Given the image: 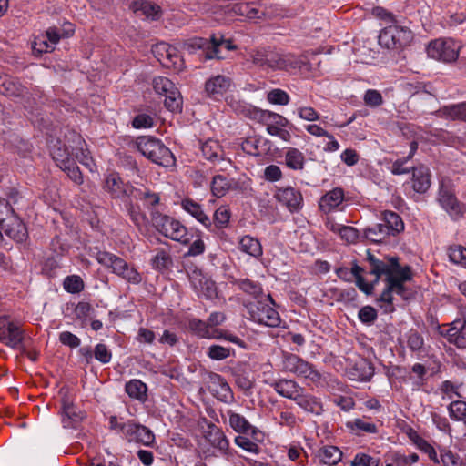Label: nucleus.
<instances>
[{
    "instance_id": "61",
    "label": "nucleus",
    "mask_w": 466,
    "mask_h": 466,
    "mask_svg": "<svg viewBox=\"0 0 466 466\" xmlns=\"http://www.w3.org/2000/svg\"><path fill=\"white\" fill-rule=\"evenodd\" d=\"M360 320L367 325L374 323L378 318L377 310L371 306L362 307L358 313Z\"/></svg>"
},
{
    "instance_id": "56",
    "label": "nucleus",
    "mask_w": 466,
    "mask_h": 466,
    "mask_svg": "<svg viewBox=\"0 0 466 466\" xmlns=\"http://www.w3.org/2000/svg\"><path fill=\"white\" fill-rule=\"evenodd\" d=\"M64 289L70 293H79L84 289L83 279L76 275L68 276L64 279Z\"/></svg>"
},
{
    "instance_id": "32",
    "label": "nucleus",
    "mask_w": 466,
    "mask_h": 466,
    "mask_svg": "<svg viewBox=\"0 0 466 466\" xmlns=\"http://www.w3.org/2000/svg\"><path fill=\"white\" fill-rule=\"evenodd\" d=\"M0 94L9 97H23L26 88L17 79L6 76L0 83Z\"/></svg>"
},
{
    "instance_id": "27",
    "label": "nucleus",
    "mask_w": 466,
    "mask_h": 466,
    "mask_svg": "<svg viewBox=\"0 0 466 466\" xmlns=\"http://www.w3.org/2000/svg\"><path fill=\"white\" fill-rule=\"evenodd\" d=\"M181 206L185 211L189 213L199 223H201L207 229L213 230L212 221L208 215L203 211L202 207L190 198H185L181 202Z\"/></svg>"
},
{
    "instance_id": "41",
    "label": "nucleus",
    "mask_w": 466,
    "mask_h": 466,
    "mask_svg": "<svg viewBox=\"0 0 466 466\" xmlns=\"http://www.w3.org/2000/svg\"><path fill=\"white\" fill-rule=\"evenodd\" d=\"M239 248L241 251L256 258H258L263 254L260 242L249 235L244 236L240 238Z\"/></svg>"
},
{
    "instance_id": "60",
    "label": "nucleus",
    "mask_w": 466,
    "mask_h": 466,
    "mask_svg": "<svg viewBox=\"0 0 466 466\" xmlns=\"http://www.w3.org/2000/svg\"><path fill=\"white\" fill-rule=\"evenodd\" d=\"M94 357L102 364H107L111 361L112 352L106 344L99 343L94 349Z\"/></svg>"
},
{
    "instance_id": "33",
    "label": "nucleus",
    "mask_w": 466,
    "mask_h": 466,
    "mask_svg": "<svg viewBox=\"0 0 466 466\" xmlns=\"http://www.w3.org/2000/svg\"><path fill=\"white\" fill-rule=\"evenodd\" d=\"M374 375V368L370 361L366 359L357 360L350 370L352 380L368 381Z\"/></svg>"
},
{
    "instance_id": "30",
    "label": "nucleus",
    "mask_w": 466,
    "mask_h": 466,
    "mask_svg": "<svg viewBox=\"0 0 466 466\" xmlns=\"http://www.w3.org/2000/svg\"><path fill=\"white\" fill-rule=\"evenodd\" d=\"M206 438L212 447L218 449L221 453L227 454L229 441L219 428L214 424L208 425V431L207 432Z\"/></svg>"
},
{
    "instance_id": "51",
    "label": "nucleus",
    "mask_w": 466,
    "mask_h": 466,
    "mask_svg": "<svg viewBox=\"0 0 466 466\" xmlns=\"http://www.w3.org/2000/svg\"><path fill=\"white\" fill-rule=\"evenodd\" d=\"M440 461L443 466H466L462 459L451 450L441 449L440 451Z\"/></svg>"
},
{
    "instance_id": "15",
    "label": "nucleus",
    "mask_w": 466,
    "mask_h": 466,
    "mask_svg": "<svg viewBox=\"0 0 466 466\" xmlns=\"http://www.w3.org/2000/svg\"><path fill=\"white\" fill-rule=\"evenodd\" d=\"M191 286L198 292V296L208 299L216 297L217 288L214 281L206 277L201 271L194 270L189 275Z\"/></svg>"
},
{
    "instance_id": "64",
    "label": "nucleus",
    "mask_w": 466,
    "mask_h": 466,
    "mask_svg": "<svg viewBox=\"0 0 466 466\" xmlns=\"http://www.w3.org/2000/svg\"><path fill=\"white\" fill-rule=\"evenodd\" d=\"M364 102L370 106H380L383 102L381 94L374 89H369L364 95Z\"/></svg>"
},
{
    "instance_id": "29",
    "label": "nucleus",
    "mask_w": 466,
    "mask_h": 466,
    "mask_svg": "<svg viewBox=\"0 0 466 466\" xmlns=\"http://www.w3.org/2000/svg\"><path fill=\"white\" fill-rule=\"evenodd\" d=\"M431 187L430 169L425 166L412 168V187L418 193H425Z\"/></svg>"
},
{
    "instance_id": "44",
    "label": "nucleus",
    "mask_w": 466,
    "mask_h": 466,
    "mask_svg": "<svg viewBox=\"0 0 466 466\" xmlns=\"http://www.w3.org/2000/svg\"><path fill=\"white\" fill-rule=\"evenodd\" d=\"M188 329L203 339H214L215 329H210L207 321L198 319H191L188 320Z\"/></svg>"
},
{
    "instance_id": "3",
    "label": "nucleus",
    "mask_w": 466,
    "mask_h": 466,
    "mask_svg": "<svg viewBox=\"0 0 466 466\" xmlns=\"http://www.w3.org/2000/svg\"><path fill=\"white\" fill-rule=\"evenodd\" d=\"M138 151L153 163L162 167H172L176 158L164 143L153 137H139L136 142Z\"/></svg>"
},
{
    "instance_id": "26",
    "label": "nucleus",
    "mask_w": 466,
    "mask_h": 466,
    "mask_svg": "<svg viewBox=\"0 0 466 466\" xmlns=\"http://www.w3.org/2000/svg\"><path fill=\"white\" fill-rule=\"evenodd\" d=\"M126 210L131 221L141 233H146L148 229V218L142 211L139 205L129 200L125 204Z\"/></svg>"
},
{
    "instance_id": "12",
    "label": "nucleus",
    "mask_w": 466,
    "mask_h": 466,
    "mask_svg": "<svg viewBox=\"0 0 466 466\" xmlns=\"http://www.w3.org/2000/svg\"><path fill=\"white\" fill-rule=\"evenodd\" d=\"M446 336L458 348H466V307L459 308V317L451 323Z\"/></svg>"
},
{
    "instance_id": "54",
    "label": "nucleus",
    "mask_w": 466,
    "mask_h": 466,
    "mask_svg": "<svg viewBox=\"0 0 466 466\" xmlns=\"http://www.w3.org/2000/svg\"><path fill=\"white\" fill-rule=\"evenodd\" d=\"M267 99L271 104L280 106L288 105L290 100L289 94L279 88H275L268 92Z\"/></svg>"
},
{
    "instance_id": "45",
    "label": "nucleus",
    "mask_w": 466,
    "mask_h": 466,
    "mask_svg": "<svg viewBox=\"0 0 466 466\" xmlns=\"http://www.w3.org/2000/svg\"><path fill=\"white\" fill-rule=\"evenodd\" d=\"M286 165L294 170H300L304 167L305 157L301 151L295 147H289L285 155Z\"/></svg>"
},
{
    "instance_id": "53",
    "label": "nucleus",
    "mask_w": 466,
    "mask_h": 466,
    "mask_svg": "<svg viewBox=\"0 0 466 466\" xmlns=\"http://www.w3.org/2000/svg\"><path fill=\"white\" fill-rule=\"evenodd\" d=\"M450 417L454 420H464L466 419V402L462 400L452 401L449 407Z\"/></svg>"
},
{
    "instance_id": "5",
    "label": "nucleus",
    "mask_w": 466,
    "mask_h": 466,
    "mask_svg": "<svg viewBox=\"0 0 466 466\" xmlns=\"http://www.w3.org/2000/svg\"><path fill=\"white\" fill-rule=\"evenodd\" d=\"M413 35L407 26L393 23L383 28L379 35V44L387 49H401L412 40Z\"/></svg>"
},
{
    "instance_id": "28",
    "label": "nucleus",
    "mask_w": 466,
    "mask_h": 466,
    "mask_svg": "<svg viewBox=\"0 0 466 466\" xmlns=\"http://www.w3.org/2000/svg\"><path fill=\"white\" fill-rule=\"evenodd\" d=\"M271 387L279 395L292 400L303 389L295 380L286 379L275 380L271 383Z\"/></svg>"
},
{
    "instance_id": "40",
    "label": "nucleus",
    "mask_w": 466,
    "mask_h": 466,
    "mask_svg": "<svg viewBox=\"0 0 466 466\" xmlns=\"http://www.w3.org/2000/svg\"><path fill=\"white\" fill-rule=\"evenodd\" d=\"M319 461L327 465H335L340 461L342 458L341 451L332 445L324 446L318 451Z\"/></svg>"
},
{
    "instance_id": "37",
    "label": "nucleus",
    "mask_w": 466,
    "mask_h": 466,
    "mask_svg": "<svg viewBox=\"0 0 466 466\" xmlns=\"http://www.w3.org/2000/svg\"><path fill=\"white\" fill-rule=\"evenodd\" d=\"M125 390L130 398L140 402H144L147 399V387L140 380H131L127 382Z\"/></svg>"
},
{
    "instance_id": "31",
    "label": "nucleus",
    "mask_w": 466,
    "mask_h": 466,
    "mask_svg": "<svg viewBox=\"0 0 466 466\" xmlns=\"http://www.w3.org/2000/svg\"><path fill=\"white\" fill-rule=\"evenodd\" d=\"M236 285L245 293L252 296L256 299H263L270 301L273 303V299L269 294L265 295L263 293V289L261 285L258 282L253 281L249 279H240L236 280Z\"/></svg>"
},
{
    "instance_id": "20",
    "label": "nucleus",
    "mask_w": 466,
    "mask_h": 466,
    "mask_svg": "<svg viewBox=\"0 0 466 466\" xmlns=\"http://www.w3.org/2000/svg\"><path fill=\"white\" fill-rule=\"evenodd\" d=\"M123 429L126 431V438L129 441H134L137 442H141L147 446H149L154 442L155 435L146 426L137 424L132 421V424H127L124 426Z\"/></svg>"
},
{
    "instance_id": "34",
    "label": "nucleus",
    "mask_w": 466,
    "mask_h": 466,
    "mask_svg": "<svg viewBox=\"0 0 466 466\" xmlns=\"http://www.w3.org/2000/svg\"><path fill=\"white\" fill-rule=\"evenodd\" d=\"M437 115L447 119L466 122V103L442 106L437 111Z\"/></svg>"
},
{
    "instance_id": "43",
    "label": "nucleus",
    "mask_w": 466,
    "mask_h": 466,
    "mask_svg": "<svg viewBox=\"0 0 466 466\" xmlns=\"http://www.w3.org/2000/svg\"><path fill=\"white\" fill-rule=\"evenodd\" d=\"M365 238L374 243H380L390 236L388 228L381 223H378L372 227L364 229Z\"/></svg>"
},
{
    "instance_id": "13",
    "label": "nucleus",
    "mask_w": 466,
    "mask_h": 466,
    "mask_svg": "<svg viewBox=\"0 0 466 466\" xmlns=\"http://www.w3.org/2000/svg\"><path fill=\"white\" fill-rule=\"evenodd\" d=\"M438 201L451 217H459L463 212V205L458 201L454 191L449 185L443 183L441 185Z\"/></svg>"
},
{
    "instance_id": "50",
    "label": "nucleus",
    "mask_w": 466,
    "mask_h": 466,
    "mask_svg": "<svg viewBox=\"0 0 466 466\" xmlns=\"http://www.w3.org/2000/svg\"><path fill=\"white\" fill-rule=\"evenodd\" d=\"M234 354L235 351L230 348L217 344L209 346L207 350L208 357L214 360H223Z\"/></svg>"
},
{
    "instance_id": "23",
    "label": "nucleus",
    "mask_w": 466,
    "mask_h": 466,
    "mask_svg": "<svg viewBox=\"0 0 466 466\" xmlns=\"http://www.w3.org/2000/svg\"><path fill=\"white\" fill-rule=\"evenodd\" d=\"M231 86L230 78L218 75L209 78L205 84L206 94L215 99L218 100L222 97Z\"/></svg>"
},
{
    "instance_id": "46",
    "label": "nucleus",
    "mask_w": 466,
    "mask_h": 466,
    "mask_svg": "<svg viewBox=\"0 0 466 466\" xmlns=\"http://www.w3.org/2000/svg\"><path fill=\"white\" fill-rule=\"evenodd\" d=\"M163 66L168 68H173L176 71H181L184 69V60L175 46L169 45L168 52L167 53V57L164 59Z\"/></svg>"
},
{
    "instance_id": "10",
    "label": "nucleus",
    "mask_w": 466,
    "mask_h": 466,
    "mask_svg": "<svg viewBox=\"0 0 466 466\" xmlns=\"http://www.w3.org/2000/svg\"><path fill=\"white\" fill-rule=\"evenodd\" d=\"M267 67L272 70L300 69L306 65V59L292 54H281L269 50L266 56Z\"/></svg>"
},
{
    "instance_id": "38",
    "label": "nucleus",
    "mask_w": 466,
    "mask_h": 466,
    "mask_svg": "<svg viewBox=\"0 0 466 466\" xmlns=\"http://www.w3.org/2000/svg\"><path fill=\"white\" fill-rule=\"evenodd\" d=\"M135 13L150 20H157L161 15L160 6L148 1L135 3Z\"/></svg>"
},
{
    "instance_id": "52",
    "label": "nucleus",
    "mask_w": 466,
    "mask_h": 466,
    "mask_svg": "<svg viewBox=\"0 0 466 466\" xmlns=\"http://www.w3.org/2000/svg\"><path fill=\"white\" fill-rule=\"evenodd\" d=\"M229 218H230L229 210L224 207L218 208L214 213L213 222H212V225H213L212 231H215L217 228H225L228 225Z\"/></svg>"
},
{
    "instance_id": "17",
    "label": "nucleus",
    "mask_w": 466,
    "mask_h": 466,
    "mask_svg": "<svg viewBox=\"0 0 466 466\" xmlns=\"http://www.w3.org/2000/svg\"><path fill=\"white\" fill-rule=\"evenodd\" d=\"M104 189L112 198H121L134 194L135 187L128 183H125L117 174L112 173L106 177Z\"/></svg>"
},
{
    "instance_id": "21",
    "label": "nucleus",
    "mask_w": 466,
    "mask_h": 466,
    "mask_svg": "<svg viewBox=\"0 0 466 466\" xmlns=\"http://www.w3.org/2000/svg\"><path fill=\"white\" fill-rule=\"evenodd\" d=\"M73 143L75 145L66 146V149H71V155H73L82 165L92 170L93 159L90 156V152L86 147V141L82 138L79 134L75 132L72 133Z\"/></svg>"
},
{
    "instance_id": "24",
    "label": "nucleus",
    "mask_w": 466,
    "mask_h": 466,
    "mask_svg": "<svg viewBox=\"0 0 466 466\" xmlns=\"http://www.w3.org/2000/svg\"><path fill=\"white\" fill-rule=\"evenodd\" d=\"M344 200V191L340 187L333 188L323 195L319 202V209L328 214L339 208Z\"/></svg>"
},
{
    "instance_id": "14",
    "label": "nucleus",
    "mask_w": 466,
    "mask_h": 466,
    "mask_svg": "<svg viewBox=\"0 0 466 466\" xmlns=\"http://www.w3.org/2000/svg\"><path fill=\"white\" fill-rule=\"evenodd\" d=\"M60 415L63 427L67 429H76L86 417V413L67 399L62 400Z\"/></svg>"
},
{
    "instance_id": "9",
    "label": "nucleus",
    "mask_w": 466,
    "mask_h": 466,
    "mask_svg": "<svg viewBox=\"0 0 466 466\" xmlns=\"http://www.w3.org/2000/svg\"><path fill=\"white\" fill-rule=\"evenodd\" d=\"M460 45L452 39H436L427 47L430 57L444 63L455 61L459 56Z\"/></svg>"
},
{
    "instance_id": "19",
    "label": "nucleus",
    "mask_w": 466,
    "mask_h": 466,
    "mask_svg": "<svg viewBox=\"0 0 466 466\" xmlns=\"http://www.w3.org/2000/svg\"><path fill=\"white\" fill-rule=\"evenodd\" d=\"M275 198L279 203L286 206L290 212L298 211L302 207L303 198L301 193L291 187L278 189Z\"/></svg>"
},
{
    "instance_id": "1",
    "label": "nucleus",
    "mask_w": 466,
    "mask_h": 466,
    "mask_svg": "<svg viewBox=\"0 0 466 466\" xmlns=\"http://www.w3.org/2000/svg\"><path fill=\"white\" fill-rule=\"evenodd\" d=\"M367 261L370 268V273L385 275L386 284H390L393 293H396L403 299H408V290L405 282L412 279L411 268L410 266L401 267L399 263V258L396 256L384 257L378 258L374 254L367 250Z\"/></svg>"
},
{
    "instance_id": "35",
    "label": "nucleus",
    "mask_w": 466,
    "mask_h": 466,
    "mask_svg": "<svg viewBox=\"0 0 466 466\" xmlns=\"http://www.w3.org/2000/svg\"><path fill=\"white\" fill-rule=\"evenodd\" d=\"M204 157L213 163L223 160L224 151L217 140L208 139L201 145Z\"/></svg>"
},
{
    "instance_id": "42",
    "label": "nucleus",
    "mask_w": 466,
    "mask_h": 466,
    "mask_svg": "<svg viewBox=\"0 0 466 466\" xmlns=\"http://www.w3.org/2000/svg\"><path fill=\"white\" fill-rule=\"evenodd\" d=\"M388 229L390 235L395 236L404 229V224L401 218L393 211H384L382 213V222Z\"/></svg>"
},
{
    "instance_id": "8",
    "label": "nucleus",
    "mask_w": 466,
    "mask_h": 466,
    "mask_svg": "<svg viewBox=\"0 0 466 466\" xmlns=\"http://www.w3.org/2000/svg\"><path fill=\"white\" fill-rule=\"evenodd\" d=\"M270 301L258 299L248 306V311L251 319L268 327L276 328L280 324V317L279 312L271 306Z\"/></svg>"
},
{
    "instance_id": "48",
    "label": "nucleus",
    "mask_w": 466,
    "mask_h": 466,
    "mask_svg": "<svg viewBox=\"0 0 466 466\" xmlns=\"http://www.w3.org/2000/svg\"><path fill=\"white\" fill-rule=\"evenodd\" d=\"M447 254L451 262L466 267V248L461 245H453L448 248Z\"/></svg>"
},
{
    "instance_id": "63",
    "label": "nucleus",
    "mask_w": 466,
    "mask_h": 466,
    "mask_svg": "<svg viewBox=\"0 0 466 466\" xmlns=\"http://www.w3.org/2000/svg\"><path fill=\"white\" fill-rule=\"evenodd\" d=\"M380 460L365 453H358L351 461V466H379Z\"/></svg>"
},
{
    "instance_id": "55",
    "label": "nucleus",
    "mask_w": 466,
    "mask_h": 466,
    "mask_svg": "<svg viewBox=\"0 0 466 466\" xmlns=\"http://www.w3.org/2000/svg\"><path fill=\"white\" fill-rule=\"evenodd\" d=\"M407 346L411 351H419L423 348V337L414 329H410L407 334Z\"/></svg>"
},
{
    "instance_id": "6",
    "label": "nucleus",
    "mask_w": 466,
    "mask_h": 466,
    "mask_svg": "<svg viewBox=\"0 0 466 466\" xmlns=\"http://www.w3.org/2000/svg\"><path fill=\"white\" fill-rule=\"evenodd\" d=\"M281 367L283 371L293 373L312 382H317L321 378L320 373L312 364L293 353H283Z\"/></svg>"
},
{
    "instance_id": "58",
    "label": "nucleus",
    "mask_w": 466,
    "mask_h": 466,
    "mask_svg": "<svg viewBox=\"0 0 466 466\" xmlns=\"http://www.w3.org/2000/svg\"><path fill=\"white\" fill-rule=\"evenodd\" d=\"M172 264V259L169 254L161 249L152 258V266L154 268L163 270L167 268Z\"/></svg>"
},
{
    "instance_id": "2",
    "label": "nucleus",
    "mask_w": 466,
    "mask_h": 466,
    "mask_svg": "<svg viewBox=\"0 0 466 466\" xmlns=\"http://www.w3.org/2000/svg\"><path fill=\"white\" fill-rule=\"evenodd\" d=\"M183 48L193 54L201 51L200 56L203 61L210 59H222V48L228 51L237 49V46L230 39H225L222 35L213 34L210 38L194 37L183 43Z\"/></svg>"
},
{
    "instance_id": "25",
    "label": "nucleus",
    "mask_w": 466,
    "mask_h": 466,
    "mask_svg": "<svg viewBox=\"0 0 466 466\" xmlns=\"http://www.w3.org/2000/svg\"><path fill=\"white\" fill-rule=\"evenodd\" d=\"M293 401H295L300 409L309 413L319 414L323 410L320 400L314 395L307 392L304 388L299 391Z\"/></svg>"
},
{
    "instance_id": "49",
    "label": "nucleus",
    "mask_w": 466,
    "mask_h": 466,
    "mask_svg": "<svg viewBox=\"0 0 466 466\" xmlns=\"http://www.w3.org/2000/svg\"><path fill=\"white\" fill-rule=\"evenodd\" d=\"M347 426L353 431H356L358 435H360L362 432L365 433H377L378 427L376 424L372 422L366 421L362 419H355L352 421H349Z\"/></svg>"
},
{
    "instance_id": "39",
    "label": "nucleus",
    "mask_w": 466,
    "mask_h": 466,
    "mask_svg": "<svg viewBox=\"0 0 466 466\" xmlns=\"http://www.w3.org/2000/svg\"><path fill=\"white\" fill-rule=\"evenodd\" d=\"M135 198L143 202L144 206L152 211L160 202V196L158 193L153 192L148 188H135Z\"/></svg>"
},
{
    "instance_id": "59",
    "label": "nucleus",
    "mask_w": 466,
    "mask_h": 466,
    "mask_svg": "<svg viewBox=\"0 0 466 466\" xmlns=\"http://www.w3.org/2000/svg\"><path fill=\"white\" fill-rule=\"evenodd\" d=\"M33 53L39 56L44 53L52 52L54 50V46L52 44L46 40L44 35H40L35 38L32 44Z\"/></svg>"
},
{
    "instance_id": "7",
    "label": "nucleus",
    "mask_w": 466,
    "mask_h": 466,
    "mask_svg": "<svg viewBox=\"0 0 466 466\" xmlns=\"http://www.w3.org/2000/svg\"><path fill=\"white\" fill-rule=\"evenodd\" d=\"M154 90L165 96V106L172 112L180 111L183 98L175 84L165 76H157L153 79Z\"/></svg>"
},
{
    "instance_id": "16",
    "label": "nucleus",
    "mask_w": 466,
    "mask_h": 466,
    "mask_svg": "<svg viewBox=\"0 0 466 466\" xmlns=\"http://www.w3.org/2000/svg\"><path fill=\"white\" fill-rule=\"evenodd\" d=\"M69 153L67 149H65L63 152L60 148L57 151L53 152V158L58 162V166L62 170L66 172L67 176L73 180L76 184L81 185L83 183V176L76 166V164L68 157Z\"/></svg>"
},
{
    "instance_id": "36",
    "label": "nucleus",
    "mask_w": 466,
    "mask_h": 466,
    "mask_svg": "<svg viewBox=\"0 0 466 466\" xmlns=\"http://www.w3.org/2000/svg\"><path fill=\"white\" fill-rule=\"evenodd\" d=\"M97 261L105 267L111 268L113 272L116 275L124 269L127 262L121 258L109 253V252H98L96 255Z\"/></svg>"
},
{
    "instance_id": "4",
    "label": "nucleus",
    "mask_w": 466,
    "mask_h": 466,
    "mask_svg": "<svg viewBox=\"0 0 466 466\" xmlns=\"http://www.w3.org/2000/svg\"><path fill=\"white\" fill-rule=\"evenodd\" d=\"M151 222L155 228L167 238L182 244H187L190 240L187 228L172 217L158 211H152Z\"/></svg>"
},
{
    "instance_id": "22",
    "label": "nucleus",
    "mask_w": 466,
    "mask_h": 466,
    "mask_svg": "<svg viewBox=\"0 0 466 466\" xmlns=\"http://www.w3.org/2000/svg\"><path fill=\"white\" fill-rule=\"evenodd\" d=\"M228 424L234 431L243 435H250L257 439V435L260 433L259 430L253 426L243 415L228 410Z\"/></svg>"
},
{
    "instance_id": "11",
    "label": "nucleus",
    "mask_w": 466,
    "mask_h": 466,
    "mask_svg": "<svg viewBox=\"0 0 466 466\" xmlns=\"http://www.w3.org/2000/svg\"><path fill=\"white\" fill-rule=\"evenodd\" d=\"M25 340V331L7 317H0V342L15 350Z\"/></svg>"
},
{
    "instance_id": "18",
    "label": "nucleus",
    "mask_w": 466,
    "mask_h": 466,
    "mask_svg": "<svg viewBox=\"0 0 466 466\" xmlns=\"http://www.w3.org/2000/svg\"><path fill=\"white\" fill-rule=\"evenodd\" d=\"M0 227L7 237L17 243L25 242L28 237L25 225L16 215L8 217L7 221Z\"/></svg>"
},
{
    "instance_id": "57",
    "label": "nucleus",
    "mask_w": 466,
    "mask_h": 466,
    "mask_svg": "<svg viewBox=\"0 0 466 466\" xmlns=\"http://www.w3.org/2000/svg\"><path fill=\"white\" fill-rule=\"evenodd\" d=\"M214 339L228 340L242 349L247 348V344L243 339H241L239 337L234 335L228 330L216 329Z\"/></svg>"
},
{
    "instance_id": "47",
    "label": "nucleus",
    "mask_w": 466,
    "mask_h": 466,
    "mask_svg": "<svg viewBox=\"0 0 466 466\" xmlns=\"http://www.w3.org/2000/svg\"><path fill=\"white\" fill-rule=\"evenodd\" d=\"M231 187V183L222 175H217L213 177L211 182V192L217 198H221L226 195Z\"/></svg>"
},
{
    "instance_id": "62",
    "label": "nucleus",
    "mask_w": 466,
    "mask_h": 466,
    "mask_svg": "<svg viewBox=\"0 0 466 466\" xmlns=\"http://www.w3.org/2000/svg\"><path fill=\"white\" fill-rule=\"evenodd\" d=\"M234 442L236 445L250 453L258 454L259 451L258 444L248 439L246 435L240 434L235 437Z\"/></svg>"
}]
</instances>
